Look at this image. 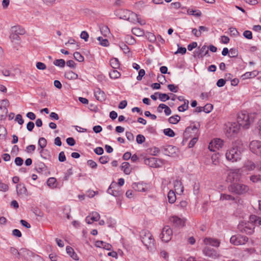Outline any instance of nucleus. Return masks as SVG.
<instances>
[{
    "mask_svg": "<svg viewBox=\"0 0 261 261\" xmlns=\"http://www.w3.org/2000/svg\"><path fill=\"white\" fill-rule=\"evenodd\" d=\"M243 36L247 39H251L252 38V34L250 31H245L243 33Z\"/></svg>",
    "mask_w": 261,
    "mask_h": 261,
    "instance_id": "774afa93",
    "label": "nucleus"
},
{
    "mask_svg": "<svg viewBox=\"0 0 261 261\" xmlns=\"http://www.w3.org/2000/svg\"><path fill=\"white\" fill-rule=\"evenodd\" d=\"M188 13L190 15H195L196 16H200L201 15V12L199 10H194L193 9H188Z\"/></svg>",
    "mask_w": 261,
    "mask_h": 261,
    "instance_id": "bf43d9fd",
    "label": "nucleus"
},
{
    "mask_svg": "<svg viewBox=\"0 0 261 261\" xmlns=\"http://www.w3.org/2000/svg\"><path fill=\"white\" fill-rule=\"evenodd\" d=\"M110 63L111 66V67L113 69H117L120 66V63L119 62V60L117 58H113L111 59L110 61Z\"/></svg>",
    "mask_w": 261,
    "mask_h": 261,
    "instance_id": "f704fd0d",
    "label": "nucleus"
},
{
    "mask_svg": "<svg viewBox=\"0 0 261 261\" xmlns=\"http://www.w3.org/2000/svg\"><path fill=\"white\" fill-rule=\"evenodd\" d=\"M112 188H113V186L111 185L107 190V192L109 194L115 197L118 196L121 194L120 191L119 190H112Z\"/></svg>",
    "mask_w": 261,
    "mask_h": 261,
    "instance_id": "2f4dec72",
    "label": "nucleus"
},
{
    "mask_svg": "<svg viewBox=\"0 0 261 261\" xmlns=\"http://www.w3.org/2000/svg\"><path fill=\"white\" fill-rule=\"evenodd\" d=\"M38 145L41 149H44L47 145L46 140L43 137L40 138L38 140Z\"/></svg>",
    "mask_w": 261,
    "mask_h": 261,
    "instance_id": "603ef678",
    "label": "nucleus"
},
{
    "mask_svg": "<svg viewBox=\"0 0 261 261\" xmlns=\"http://www.w3.org/2000/svg\"><path fill=\"white\" fill-rule=\"evenodd\" d=\"M180 119V117L178 115L172 116L168 118V121L170 123L175 124H177Z\"/></svg>",
    "mask_w": 261,
    "mask_h": 261,
    "instance_id": "e433bc0d",
    "label": "nucleus"
},
{
    "mask_svg": "<svg viewBox=\"0 0 261 261\" xmlns=\"http://www.w3.org/2000/svg\"><path fill=\"white\" fill-rule=\"evenodd\" d=\"M9 251L10 253L15 256V258H19L20 252H19L16 248L11 247H10Z\"/></svg>",
    "mask_w": 261,
    "mask_h": 261,
    "instance_id": "09e8293b",
    "label": "nucleus"
},
{
    "mask_svg": "<svg viewBox=\"0 0 261 261\" xmlns=\"http://www.w3.org/2000/svg\"><path fill=\"white\" fill-rule=\"evenodd\" d=\"M7 135V129L4 126L0 125V139H5Z\"/></svg>",
    "mask_w": 261,
    "mask_h": 261,
    "instance_id": "37998d69",
    "label": "nucleus"
},
{
    "mask_svg": "<svg viewBox=\"0 0 261 261\" xmlns=\"http://www.w3.org/2000/svg\"><path fill=\"white\" fill-rule=\"evenodd\" d=\"M64 76L68 80H73L78 78V75L71 70L66 71L64 73Z\"/></svg>",
    "mask_w": 261,
    "mask_h": 261,
    "instance_id": "b1692460",
    "label": "nucleus"
},
{
    "mask_svg": "<svg viewBox=\"0 0 261 261\" xmlns=\"http://www.w3.org/2000/svg\"><path fill=\"white\" fill-rule=\"evenodd\" d=\"M36 146L35 145H30L27 146L25 151L28 153H32L35 150Z\"/></svg>",
    "mask_w": 261,
    "mask_h": 261,
    "instance_id": "e2e57ef3",
    "label": "nucleus"
},
{
    "mask_svg": "<svg viewBox=\"0 0 261 261\" xmlns=\"http://www.w3.org/2000/svg\"><path fill=\"white\" fill-rule=\"evenodd\" d=\"M248 241V238L241 234L232 236L230 239V242L234 245H242L245 244Z\"/></svg>",
    "mask_w": 261,
    "mask_h": 261,
    "instance_id": "6e6552de",
    "label": "nucleus"
},
{
    "mask_svg": "<svg viewBox=\"0 0 261 261\" xmlns=\"http://www.w3.org/2000/svg\"><path fill=\"white\" fill-rule=\"evenodd\" d=\"M163 132L165 135L169 137H173L175 135L174 132L170 128L164 129Z\"/></svg>",
    "mask_w": 261,
    "mask_h": 261,
    "instance_id": "49530a36",
    "label": "nucleus"
},
{
    "mask_svg": "<svg viewBox=\"0 0 261 261\" xmlns=\"http://www.w3.org/2000/svg\"><path fill=\"white\" fill-rule=\"evenodd\" d=\"M94 96L97 100L101 102L105 101L106 99V94L105 92L99 88H97L95 89Z\"/></svg>",
    "mask_w": 261,
    "mask_h": 261,
    "instance_id": "dca6fc26",
    "label": "nucleus"
},
{
    "mask_svg": "<svg viewBox=\"0 0 261 261\" xmlns=\"http://www.w3.org/2000/svg\"><path fill=\"white\" fill-rule=\"evenodd\" d=\"M159 98L162 101L165 102L170 99L169 95L166 93H159Z\"/></svg>",
    "mask_w": 261,
    "mask_h": 261,
    "instance_id": "5fc2aeb1",
    "label": "nucleus"
},
{
    "mask_svg": "<svg viewBox=\"0 0 261 261\" xmlns=\"http://www.w3.org/2000/svg\"><path fill=\"white\" fill-rule=\"evenodd\" d=\"M228 191L238 195H243L249 190V187L241 182H232L228 187Z\"/></svg>",
    "mask_w": 261,
    "mask_h": 261,
    "instance_id": "f03ea898",
    "label": "nucleus"
},
{
    "mask_svg": "<svg viewBox=\"0 0 261 261\" xmlns=\"http://www.w3.org/2000/svg\"><path fill=\"white\" fill-rule=\"evenodd\" d=\"M220 200H230L233 201L236 203H240V201H242L241 199L240 198H235L232 195L227 194H221L220 195Z\"/></svg>",
    "mask_w": 261,
    "mask_h": 261,
    "instance_id": "2eb2a0df",
    "label": "nucleus"
},
{
    "mask_svg": "<svg viewBox=\"0 0 261 261\" xmlns=\"http://www.w3.org/2000/svg\"><path fill=\"white\" fill-rule=\"evenodd\" d=\"M11 32H14L19 35H22L25 33L24 29L20 25L12 27L11 28Z\"/></svg>",
    "mask_w": 261,
    "mask_h": 261,
    "instance_id": "4be33fe9",
    "label": "nucleus"
},
{
    "mask_svg": "<svg viewBox=\"0 0 261 261\" xmlns=\"http://www.w3.org/2000/svg\"><path fill=\"white\" fill-rule=\"evenodd\" d=\"M254 119L253 114H249L246 111H241L239 113L237 117V122L240 126L243 128H249L251 123L253 122Z\"/></svg>",
    "mask_w": 261,
    "mask_h": 261,
    "instance_id": "f257e3e1",
    "label": "nucleus"
},
{
    "mask_svg": "<svg viewBox=\"0 0 261 261\" xmlns=\"http://www.w3.org/2000/svg\"><path fill=\"white\" fill-rule=\"evenodd\" d=\"M130 164L128 162H123L121 165V169L123 171L124 173L127 175H128L131 172V169H130Z\"/></svg>",
    "mask_w": 261,
    "mask_h": 261,
    "instance_id": "c756f323",
    "label": "nucleus"
},
{
    "mask_svg": "<svg viewBox=\"0 0 261 261\" xmlns=\"http://www.w3.org/2000/svg\"><path fill=\"white\" fill-rule=\"evenodd\" d=\"M170 221L175 227H183L185 225V221L176 216L171 217Z\"/></svg>",
    "mask_w": 261,
    "mask_h": 261,
    "instance_id": "4468645a",
    "label": "nucleus"
},
{
    "mask_svg": "<svg viewBox=\"0 0 261 261\" xmlns=\"http://www.w3.org/2000/svg\"><path fill=\"white\" fill-rule=\"evenodd\" d=\"M16 191L18 195H26L27 193L25 186L22 184H18L16 186Z\"/></svg>",
    "mask_w": 261,
    "mask_h": 261,
    "instance_id": "5701e85b",
    "label": "nucleus"
},
{
    "mask_svg": "<svg viewBox=\"0 0 261 261\" xmlns=\"http://www.w3.org/2000/svg\"><path fill=\"white\" fill-rule=\"evenodd\" d=\"M39 153L41 156L44 159H49L51 158L50 152L47 149H40Z\"/></svg>",
    "mask_w": 261,
    "mask_h": 261,
    "instance_id": "7c9ffc66",
    "label": "nucleus"
},
{
    "mask_svg": "<svg viewBox=\"0 0 261 261\" xmlns=\"http://www.w3.org/2000/svg\"><path fill=\"white\" fill-rule=\"evenodd\" d=\"M208 53V50L207 46L205 45L202 46L199 50L198 56L203 57Z\"/></svg>",
    "mask_w": 261,
    "mask_h": 261,
    "instance_id": "79ce46f5",
    "label": "nucleus"
},
{
    "mask_svg": "<svg viewBox=\"0 0 261 261\" xmlns=\"http://www.w3.org/2000/svg\"><path fill=\"white\" fill-rule=\"evenodd\" d=\"M163 160L162 159L154 157L146 158L144 160L145 164L153 168L159 167L160 166V164L163 163Z\"/></svg>",
    "mask_w": 261,
    "mask_h": 261,
    "instance_id": "9b49d317",
    "label": "nucleus"
},
{
    "mask_svg": "<svg viewBox=\"0 0 261 261\" xmlns=\"http://www.w3.org/2000/svg\"><path fill=\"white\" fill-rule=\"evenodd\" d=\"M174 185L175 191L179 190L181 193L183 192L184 187L182 186V184L180 181L177 180L175 181Z\"/></svg>",
    "mask_w": 261,
    "mask_h": 261,
    "instance_id": "8fccbe9b",
    "label": "nucleus"
},
{
    "mask_svg": "<svg viewBox=\"0 0 261 261\" xmlns=\"http://www.w3.org/2000/svg\"><path fill=\"white\" fill-rule=\"evenodd\" d=\"M10 39L12 41H14L15 40L19 41L20 40L19 35L13 32H11V33L10 35Z\"/></svg>",
    "mask_w": 261,
    "mask_h": 261,
    "instance_id": "13d9d810",
    "label": "nucleus"
},
{
    "mask_svg": "<svg viewBox=\"0 0 261 261\" xmlns=\"http://www.w3.org/2000/svg\"><path fill=\"white\" fill-rule=\"evenodd\" d=\"M132 32L134 35L137 36H143L145 35L144 31L139 28H133Z\"/></svg>",
    "mask_w": 261,
    "mask_h": 261,
    "instance_id": "473e14b6",
    "label": "nucleus"
},
{
    "mask_svg": "<svg viewBox=\"0 0 261 261\" xmlns=\"http://www.w3.org/2000/svg\"><path fill=\"white\" fill-rule=\"evenodd\" d=\"M20 255H21L25 259L27 260L30 259L31 257L37 256L31 251L27 249H21L20 250Z\"/></svg>",
    "mask_w": 261,
    "mask_h": 261,
    "instance_id": "6ab92c4d",
    "label": "nucleus"
},
{
    "mask_svg": "<svg viewBox=\"0 0 261 261\" xmlns=\"http://www.w3.org/2000/svg\"><path fill=\"white\" fill-rule=\"evenodd\" d=\"M145 141V138L142 135H138L136 137V141L138 144H142Z\"/></svg>",
    "mask_w": 261,
    "mask_h": 261,
    "instance_id": "680f3d73",
    "label": "nucleus"
},
{
    "mask_svg": "<svg viewBox=\"0 0 261 261\" xmlns=\"http://www.w3.org/2000/svg\"><path fill=\"white\" fill-rule=\"evenodd\" d=\"M97 40L99 41V44L105 47L109 45V42L107 39H103L102 37H98L97 38Z\"/></svg>",
    "mask_w": 261,
    "mask_h": 261,
    "instance_id": "a18cd8bd",
    "label": "nucleus"
},
{
    "mask_svg": "<svg viewBox=\"0 0 261 261\" xmlns=\"http://www.w3.org/2000/svg\"><path fill=\"white\" fill-rule=\"evenodd\" d=\"M253 132L255 134L258 135L259 137L261 138V120H259L257 122L255 128L253 129Z\"/></svg>",
    "mask_w": 261,
    "mask_h": 261,
    "instance_id": "c9c22d12",
    "label": "nucleus"
},
{
    "mask_svg": "<svg viewBox=\"0 0 261 261\" xmlns=\"http://www.w3.org/2000/svg\"><path fill=\"white\" fill-rule=\"evenodd\" d=\"M53 63L55 66L60 67H64L65 65V61L63 59H56Z\"/></svg>",
    "mask_w": 261,
    "mask_h": 261,
    "instance_id": "de8ad7c7",
    "label": "nucleus"
},
{
    "mask_svg": "<svg viewBox=\"0 0 261 261\" xmlns=\"http://www.w3.org/2000/svg\"><path fill=\"white\" fill-rule=\"evenodd\" d=\"M240 126L238 122H228L225 124V132L228 137H232L236 136L240 129Z\"/></svg>",
    "mask_w": 261,
    "mask_h": 261,
    "instance_id": "423d86ee",
    "label": "nucleus"
},
{
    "mask_svg": "<svg viewBox=\"0 0 261 261\" xmlns=\"http://www.w3.org/2000/svg\"><path fill=\"white\" fill-rule=\"evenodd\" d=\"M109 161V158L108 155L101 156L99 159V161L102 164L107 163Z\"/></svg>",
    "mask_w": 261,
    "mask_h": 261,
    "instance_id": "0e129e2a",
    "label": "nucleus"
},
{
    "mask_svg": "<svg viewBox=\"0 0 261 261\" xmlns=\"http://www.w3.org/2000/svg\"><path fill=\"white\" fill-rule=\"evenodd\" d=\"M199 135L194 136V138H192V139L189 143L188 147L189 148H192L194 146V145H195V144L196 143V142L198 141Z\"/></svg>",
    "mask_w": 261,
    "mask_h": 261,
    "instance_id": "864d4df0",
    "label": "nucleus"
},
{
    "mask_svg": "<svg viewBox=\"0 0 261 261\" xmlns=\"http://www.w3.org/2000/svg\"><path fill=\"white\" fill-rule=\"evenodd\" d=\"M35 169L38 173H43L47 170V167L43 162H39L35 166Z\"/></svg>",
    "mask_w": 261,
    "mask_h": 261,
    "instance_id": "393cba45",
    "label": "nucleus"
},
{
    "mask_svg": "<svg viewBox=\"0 0 261 261\" xmlns=\"http://www.w3.org/2000/svg\"><path fill=\"white\" fill-rule=\"evenodd\" d=\"M203 253L208 257L216 259L220 257L219 253L214 249L209 246L205 247L202 250Z\"/></svg>",
    "mask_w": 261,
    "mask_h": 261,
    "instance_id": "9d476101",
    "label": "nucleus"
},
{
    "mask_svg": "<svg viewBox=\"0 0 261 261\" xmlns=\"http://www.w3.org/2000/svg\"><path fill=\"white\" fill-rule=\"evenodd\" d=\"M167 197L169 202L171 204L174 203L176 200V195L173 190H170L169 191Z\"/></svg>",
    "mask_w": 261,
    "mask_h": 261,
    "instance_id": "bb28decb",
    "label": "nucleus"
},
{
    "mask_svg": "<svg viewBox=\"0 0 261 261\" xmlns=\"http://www.w3.org/2000/svg\"><path fill=\"white\" fill-rule=\"evenodd\" d=\"M200 126L199 123H198L197 124H194L187 127L184 132V134L187 135L190 133H193L194 136L199 135V128Z\"/></svg>",
    "mask_w": 261,
    "mask_h": 261,
    "instance_id": "ddd939ff",
    "label": "nucleus"
},
{
    "mask_svg": "<svg viewBox=\"0 0 261 261\" xmlns=\"http://www.w3.org/2000/svg\"><path fill=\"white\" fill-rule=\"evenodd\" d=\"M73 56L74 59L79 62H83L84 60V57L79 52H75Z\"/></svg>",
    "mask_w": 261,
    "mask_h": 261,
    "instance_id": "6e6d98bb",
    "label": "nucleus"
},
{
    "mask_svg": "<svg viewBox=\"0 0 261 261\" xmlns=\"http://www.w3.org/2000/svg\"><path fill=\"white\" fill-rule=\"evenodd\" d=\"M203 107V111L206 113H210L213 109V106L211 103H207Z\"/></svg>",
    "mask_w": 261,
    "mask_h": 261,
    "instance_id": "4d7b16f0",
    "label": "nucleus"
},
{
    "mask_svg": "<svg viewBox=\"0 0 261 261\" xmlns=\"http://www.w3.org/2000/svg\"><path fill=\"white\" fill-rule=\"evenodd\" d=\"M168 89L172 92L176 93L178 92V86H175L174 84H169L167 86Z\"/></svg>",
    "mask_w": 261,
    "mask_h": 261,
    "instance_id": "052dcab7",
    "label": "nucleus"
},
{
    "mask_svg": "<svg viewBox=\"0 0 261 261\" xmlns=\"http://www.w3.org/2000/svg\"><path fill=\"white\" fill-rule=\"evenodd\" d=\"M73 174L72 168L67 170V172L65 173L63 177L64 180H67L69 177Z\"/></svg>",
    "mask_w": 261,
    "mask_h": 261,
    "instance_id": "338daca9",
    "label": "nucleus"
},
{
    "mask_svg": "<svg viewBox=\"0 0 261 261\" xmlns=\"http://www.w3.org/2000/svg\"><path fill=\"white\" fill-rule=\"evenodd\" d=\"M140 237L142 243L147 248L153 246L155 240L151 232L147 229H143L140 232Z\"/></svg>",
    "mask_w": 261,
    "mask_h": 261,
    "instance_id": "7ed1b4c3",
    "label": "nucleus"
},
{
    "mask_svg": "<svg viewBox=\"0 0 261 261\" xmlns=\"http://www.w3.org/2000/svg\"><path fill=\"white\" fill-rule=\"evenodd\" d=\"M115 14L120 19L130 21V17H137V14L130 11L125 9H119L115 11Z\"/></svg>",
    "mask_w": 261,
    "mask_h": 261,
    "instance_id": "0eeeda50",
    "label": "nucleus"
},
{
    "mask_svg": "<svg viewBox=\"0 0 261 261\" xmlns=\"http://www.w3.org/2000/svg\"><path fill=\"white\" fill-rule=\"evenodd\" d=\"M249 220L254 222V225H261V217H259L256 215H250L249 217Z\"/></svg>",
    "mask_w": 261,
    "mask_h": 261,
    "instance_id": "cd10ccee",
    "label": "nucleus"
},
{
    "mask_svg": "<svg viewBox=\"0 0 261 261\" xmlns=\"http://www.w3.org/2000/svg\"><path fill=\"white\" fill-rule=\"evenodd\" d=\"M164 154L167 156H173L176 153V147L172 145H167L161 148Z\"/></svg>",
    "mask_w": 261,
    "mask_h": 261,
    "instance_id": "f8f14e48",
    "label": "nucleus"
},
{
    "mask_svg": "<svg viewBox=\"0 0 261 261\" xmlns=\"http://www.w3.org/2000/svg\"><path fill=\"white\" fill-rule=\"evenodd\" d=\"M161 150L158 147H153L147 148L146 152L151 155L156 156L160 152Z\"/></svg>",
    "mask_w": 261,
    "mask_h": 261,
    "instance_id": "a878e982",
    "label": "nucleus"
},
{
    "mask_svg": "<svg viewBox=\"0 0 261 261\" xmlns=\"http://www.w3.org/2000/svg\"><path fill=\"white\" fill-rule=\"evenodd\" d=\"M57 180L55 177H50L47 180V185L51 188H56L57 186Z\"/></svg>",
    "mask_w": 261,
    "mask_h": 261,
    "instance_id": "58836bf2",
    "label": "nucleus"
},
{
    "mask_svg": "<svg viewBox=\"0 0 261 261\" xmlns=\"http://www.w3.org/2000/svg\"><path fill=\"white\" fill-rule=\"evenodd\" d=\"M101 34L106 37L110 33V29L107 25L104 24H101L99 27Z\"/></svg>",
    "mask_w": 261,
    "mask_h": 261,
    "instance_id": "c85d7f7f",
    "label": "nucleus"
},
{
    "mask_svg": "<svg viewBox=\"0 0 261 261\" xmlns=\"http://www.w3.org/2000/svg\"><path fill=\"white\" fill-rule=\"evenodd\" d=\"M213 141L216 149H219L223 145V141L219 138L215 139Z\"/></svg>",
    "mask_w": 261,
    "mask_h": 261,
    "instance_id": "4c0bfd02",
    "label": "nucleus"
},
{
    "mask_svg": "<svg viewBox=\"0 0 261 261\" xmlns=\"http://www.w3.org/2000/svg\"><path fill=\"white\" fill-rule=\"evenodd\" d=\"M109 75L112 79H117L120 76L121 74L116 69H114L110 72Z\"/></svg>",
    "mask_w": 261,
    "mask_h": 261,
    "instance_id": "ea45409f",
    "label": "nucleus"
},
{
    "mask_svg": "<svg viewBox=\"0 0 261 261\" xmlns=\"http://www.w3.org/2000/svg\"><path fill=\"white\" fill-rule=\"evenodd\" d=\"M259 72L257 70H253L251 72H247L241 76L242 80H245L251 78H253L258 74Z\"/></svg>",
    "mask_w": 261,
    "mask_h": 261,
    "instance_id": "412c9836",
    "label": "nucleus"
},
{
    "mask_svg": "<svg viewBox=\"0 0 261 261\" xmlns=\"http://www.w3.org/2000/svg\"><path fill=\"white\" fill-rule=\"evenodd\" d=\"M189 100H185L184 103L179 106L177 110L179 112H184L189 109Z\"/></svg>",
    "mask_w": 261,
    "mask_h": 261,
    "instance_id": "a19ab883",
    "label": "nucleus"
},
{
    "mask_svg": "<svg viewBox=\"0 0 261 261\" xmlns=\"http://www.w3.org/2000/svg\"><path fill=\"white\" fill-rule=\"evenodd\" d=\"M239 54L238 50L235 48H232L229 50L228 56L230 58H236Z\"/></svg>",
    "mask_w": 261,
    "mask_h": 261,
    "instance_id": "3c124183",
    "label": "nucleus"
},
{
    "mask_svg": "<svg viewBox=\"0 0 261 261\" xmlns=\"http://www.w3.org/2000/svg\"><path fill=\"white\" fill-rule=\"evenodd\" d=\"M133 188L136 191L146 192L147 190V186L145 184L140 182H135L132 185Z\"/></svg>",
    "mask_w": 261,
    "mask_h": 261,
    "instance_id": "aec40b11",
    "label": "nucleus"
},
{
    "mask_svg": "<svg viewBox=\"0 0 261 261\" xmlns=\"http://www.w3.org/2000/svg\"><path fill=\"white\" fill-rule=\"evenodd\" d=\"M8 109L6 107H0V119L4 120L7 117Z\"/></svg>",
    "mask_w": 261,
    "mask_h": 261,
    "instance_id": "72a5a7b5",
    "label": "nucleus"
},
{
    "mask_svg": "<svg viewBox=\"0 0 261 261\" xmlns=\"http://www.w3.org/2000/svg\"><path fill=\"white\" fill-rule=\"evenodd\" d=\"M225 156L229 161L237 162L241 158V152L238 146H233L226 151Z\"/></svg>",
    "mask_w": 261,
    "mask_h": 261,
    "instance_id": "20e7f679",
    "label": "nucleus"
},
{
    "mask_svg": "<svg viewBox=\"0 0 261 261\" xmlns=\"http://www.w3.org/2000/svg\"><path fill=\"white\" fill-rule=\"evenodd\" d=\"M255 225L254 222L249 221H241L238 225L239 231L247 234H252L254 232Z\"/></svg>",
    "mask_w": 261,
    "mask_h": 261,
    "instance_id": "39448f33",
    "label": "nucleus"
},
{
    "mask_svg": "<svg viewBox=\"0 0 261 261\" xmlns=\"http://www.w3.org/2000/svg\"><path fill=\"white\" fill-rule=\"evenodd\" d=\"M100 219V215L95 212H92L90 215L86 218V221L88 224H92L94 221H97Z\"/></svg>",
    "mask_w": 261,
    "mask_h": 261,
    "instance_id": "f3484780",
    "label": "nucleus"
},
{
    "mask_svg": "<svg viewBox=\"0 0 261 261\" xmlns=\"http://www.w3.org/2000/svg\"><path fill=\"white\" fill-rule=\"evenodd\" d=\"M172 230L169 226H165L161 234V238L162 241L165 242H168L171 240L172 236Z\"/></svg>",
    "mask_w": 261,
    "mask_h": 261,
    "instance_id": "1a4fd4ad",
    "label": "nucleus"
},
{
    "mask_svg": "<svg viewBox=\"0 0 261 261\" xmlns=\"http://www.w3.org/2000/svg\"><path fill=\"white\" fill-rule=\"evenodd\" d=\"M204 243L206 245H209L216 247H218L220 244L219 240L212 238H205L204 239Z\"/></svg>",
    "mask_w": 261,
    "mask_h": 261,
    "instance_id": "a211bd4d",
    "label": "nucleus"
},
{
    "mask_svg": "<svg viewBox=\"0 0 261 261\" xmlns=\"http://www.w3.org/2000/svg\"><path fill=\"white\" fill-rule=\"evenodd\" d=\"M87 165L92 169H96L97 167V163L92 160H88Z\"/></svg>",
    "mask_w": 261,
    "mask_h": 261,
    "instance_id": "69168bd1",
    "label": "nucleus"
},
{
    "mask_svg": "<svg viewBox=\"0 0 261 261\" xmlns=\"http://www.w3.org/2000/svg\"><path fill=\"white\" fill-rule=\"evenodd\" d=\"M144 36L151 42H154L156 40L155 36L151 32H146Z\"/></svg>",
    "mask_w": 261,
    "mask_h": 261,
    "instance_id": "c03bdc74",
    "label": "nucleus"
}]
</instances>
